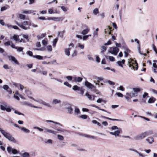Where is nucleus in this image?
<instances>
[{
	"label": "nucleus",
	"instance_id": "nucleus-10",
	"mask_svg": "<svg viewBox=\"0 0 157 157\" xmlns=\"http://www.w3.org/2000/svg\"><path fill=\"white\" fill-rule=\"evenodd\" d=\"M85 85L87 87L91 89V90L93 91L94 90L96 89V87L94 86V85L87 81H85Z\"/></svg>",
	"mask_w": 157,
	"mask_h": 157
},
{
	"label": "nucleus",
	"instance_id": "nucleus-18",
	"mask_svg": "<svg viewBox=\"0 0 157 157\" xmlns=\"http://www.w3.org/2000/svg\"><path fill=\"white\" fill-rule=\"evenodd\" d=\"M146 140L150 144H151L154 142V138L152 137H149L148 138L146 139Z\"/></svg>",
	"mask_w": 157,
	"mask_h": 157
},
{
	"label": "nucleus",
	"instance_id": "nucleus-58",
	"mask_svg": "<svg viewBox=\"0 0 157 157\" xmlns=\"http://www.w3.org/2000/svg\"><path fill=\"white\" fill-rule=\"evenodd\" d=\"M25 93L27 94V95H28V97H30L29 96V95H31L32 94V93L31 92L29 91V90H26L25 91ZM29 98V97H28Z\"/></svg>",
	"mask_w": 157,
	"mask_h": 157
},
{
	"label": "nucleus",
	"instance_id": "nucleus-40",
	"mask_svg": "<svg viewBox=\"0 0 157 157\" xmlns=\"http://www.w3.org/2000/svg\"><path fill=\"white\" fill-rule=\"evenodd\" d=\"M93 13L95 15H96L99 13L98 9V8H95L93 10Z\"/></svg>",
	"mask_w": 157,
	"mask_h": 157
},
{
	"label": "nucleus",
	"instance_id": "nucleus-34",
	"mask_svg": "<svg viewBox=\"0 0 157 157\" xmlns=\"http://www.w3.org/2000/svg\"><path fill=\"white\" fill-rule=\"evenodd\" d=\"M22 156L23 157H29L30 155L28 152H25L22 154Z\"/></svg>",
	"mask_w": 157,
	"mask_h": 157
},
{
	"label": "nucleus",
	"instance_id": "nucleus-43",
	"mask_svg": "<svg viewBox=\"0 0 157 157\" xmlns=\"http://www.w3.org/2000/svg\"><path fill=\"white\" fill-rule=\"evenodd\" d=\"M133 90L135 92H139L140 91V89L139 88H134Z\"/></svg>",
	"mask_w": 157,
	"mask_h": 157
},
{
	"label": "nucleus",
	"instance_id": "nucleus-35",
	"mask_svg": "<svg viewBox=\"0 0 157 157\" xmlns=\"http://www.w3.org/2000/svg\"><path fill=\"white\" fill-rule=\"evenodd\" d=\"M106 47L104 46H102L101 47V52L102 53H103L106 50Z\"/></svg>",
	"mask_w": 157,
	"mask_h": 157
},
{
	"label": "nucleus",
	"instance_id": "nucleus-56",
	"mask_svg": "<svg viewBox=\"0 0 157 157\" xmlns=\"http://www.w3.org/2000/svg\"><path fill=\"white\" fill-rule=\"evenodd\" d=\"M75 112L77 114L79 113H80V111L79 109L77 108H75Z\"/></svg>",
	"mask_w": 157,
	"mask_h": 157
},
{
	"label": "nucleus",
	"instance_id": "nucleus-61",
	"mask_svg": "<svg viewBox=\"0 0 157 157\" xmlns=\"http://www.w3.org/2000/svg\"><path fill=\"white\" fill-rule=\"evenodd\" d=\"M82 78L80 77H77V82H80L82 81Z\"/></svg>",
	"mask_w": 157,
	"mask_h": 157
},
{
	"label": "nucleus",
	"instance_id": "nucleus-63",
	"mask_svg": "<svg viewBox=\"0 0 157 157\" xmlns=\"http://www.w3.org/2000/svg\"><path fill=\"white\" fill-rule=\"evenodd\" d=\"M79 90L80 91V94L82 95H83V94L84 93L85 89H84L82 87H81L80 88V90Z\"/></svg>",
	"mask_w": 157,
	"mask_h": 157
},
{
	"label": "nucleus",
	"instance_id": "nucleus-22",
	"mask_svg": "<svg viewBox=\"0 0 157 157\" xmlns=\"http://www.w3.org/2000/svg\"><path fill=\"white\" fill-rule=\"evenodd\" d=\"M106 27H107L106 29H105V34L107 32V30L109 29V30H110V31H109V32L108 34L109 35L111 34V29H112V28L109 26H107Z\"/></svg>",
	"mask_w": 157,
	"mask_h": 157
},
{
	"label": "nucleus",
	"instance_id": "nucleus-57",
	"mask_svg": "<svg viewBox=\"0 0 157 157\" xmlns=\"http://www.w3.org/2000/svg\"><path fill=\"white\" fill-rule=\"evenodd\" d=\"M58 40V38H56L53 41V46L56 45Z\"/></svg>",
	"mask_w": 157,
	"mask_h": 157
},
{
	"label": "nucleus",
	"instance_id": "nucleus-12",
	"mask_svg": "<svg viewBox=\"0 0 157 157\" xmlns=\"http://www.w3.org/2000/svg\"><path fill=\"white\" fill-rule=\"evenodd\" d=\"M145 137L144 133L143 132L135 136L134 137V139L136 140H141Z\"/></svg>",
	"mask_w": 157,
	"mask_h": 157
},
{
	"label": "nucleus",
	"instance_id": "nucleus-64",
	"mask_svg": "<svg viewBox=\"0 0 157 157\" xmlns=\"http://www.w3.org/2000/svg\"><path fill=\"white\" fill-rule=\"evenodd\" d=\"M48 50L49 52H51L52 50V48L51 45H48L47 46Z\"/></svg>",
	"mask_w": 157,
	"mask_h": 157
},
{
	"label": "nucleus",
	"instance_id": "nucleus-49",
	"mask_svg": "<svg viewBox=\"0 0 157 157\" xmlns=\"http://www.w3.org/2000/svg\"><path fill=\"white\" fill-rule=\"evenodd\" d=\"M64 84L69 88H71V85L67 82H65L64 83Z\"/></svg>",
	"mask_w": 157,
	"mask_h": 157
},
{
	"label": "nucleus",
	"instance_id": "nucleus-38",
	"mask_svg": "<svg viewBox=\"0 0 157 157\" xmlns=\"http://www.w3.org/2000/svg\"><path fill=\"white\" fill-rule=\"evenodd\" d=\"M33 58H35L41 60L43 59V57L40 55H36L33 56Z\"/></svg>",
	"mask_w": 157,
	"mask_h": 157
},
{
	"label": "nucleus",
	"instance_id": "nucleus-42",
	"mask_svg": "<svg viewBox=\"0 0 157 157\" xmlns=\"http://www.w3.org/2000/svg\"><path fill=\"white\" fill-rule=\"evenodd\" d=\"M17 50V52H21L23 49V48L22 47H17L16 49Z\"/></svg>",
	"mask_w": 157,
	"mask_h": 157
},
{
	"label": "nucleus",
	"instance_id": "nucleus-45",
	"mask_svg": "<svg viewBox=\"0 0 157 157\" xmlns=\"http://www.w3.org/2000/svg\"><path fill=\"white\" fill-rule=\"evenodd\" d=\"M8 7L9 6H8L2 7L1 8V11H2L5 10L7 9L8 8Z\"/></svg>",
	"mask_w": 157,
	"mask_h": 157
},
{
	"label": "nucleus",
	"instance_id": "nucleus-19",
	"mask_svg": "<svg viewBox=\"0 0 157 157\" xmlns=\"http://www.w3.org/2000/svg\"><path fill=\"white\" fill-rule=\"evenodd\" d=\"M18 128H19L21 129V131H23V132L25 133H29L30 132V130H29L23 127H21L19 126V127H18Z\"/></svg>",
	"mask_w": 157,
	"mask_h": 157
},
{
	"label": "nucleus",
	"instance_id": "nucleus-36",
	"mask_svg": "<svg viewBox=\"0 0 157 157\" xmlns=\"http://www.w3.org/2000/svg\"><path fill=\"white\" fill-rule=\"evenodd\" d=\"M9 123H11V124H12L14 126H15V127H16L17 128L19 127V126L17 124H16L14 123L13 122V121H12V120H9Z\"/></svg>",
	"mask_w": 157,
	"mask_h": 157
},
{
	"label": "nucleus",
	"instance_id": "nucleus-21",
	"mask_svg": "<svg viewBox=\"0 0 157 157\" xmlns=\"http://www.w3.org/2000/svg\"><path fill=\"white\" fill-rule=\"evenodd\" d=\"M102 117L103 118H105V119H108V120H111V121H121V120H119V119H112V118H109V117H105V116H102L101 117Z\"/></svg>",
	"mask_w": 157,
	"mask_h": 157
},
{
	"label": "nucleus",
	"instance_id": "nucleus-32",
	"mask_svg": "<svg viewBox=\"0 0 157 157\" xmlns=\"http://www.w3.org/2000/svg\"><path fill=\"white\" fill-rule=\"evenodd\" d=\"M84 136L86 138H89L91 139H96V137L94 136H91L88 135H84Z\"/></svg>",
	"mask_w": 157,
	"mask_h": 157
},
{
	"label": "nucleus",
	"instance_id": "nucleus-31",
	"mask_svg": "<svg viewBox=\"0 0 157 157\" xmlns=\"http://www.w3.org/2000/svg\"><path fill=\"white\" fill-rule=\"evenodd\" d=\"M80 87H78L77 85L74 86L72 88V89L75 91L79 90H80Z\"/></svg>",
	"mask_w": 157,
	"mask_h": 157
},
{
	"label": "nucleus",
	"instance_id": "nucleus-8",
	"mask_svg": "<svg viewBox=\"0 0 157 157\" xmlns=\"http://www.w3.org/2000/svg\"><path fill=\"white\" fill-rule=\"evenodd\" d=\"M9 60L15 64L19 65V63L17 59L13 56H8Z\"/></svg>",
	"mask_w": 157,
	"mask_h": 157
},
{
	"label": "nucleus",
	"instance_id": "nucleus-17",
	"mask_svg": "<svg viewBox=\"0 0 157 157\" xmlns=\"http://www.w3.org/2000/svg\"><path fill=\"white\" fill-rule=\"evenodd\" d=\"M67 110L68 113L70 114H72L73 113V109L71 107V105L70 104H69V106L66 108Z\"/></svg>",
	"mask_w": 157,
	"mask_h": 157
},
{
	"label": "nucleus",
	"instance_id": "nucleus-44",
	"mask_svg": "<svg viewBox=\"0 0 157 157\" xmlns=\"http://www.w3.org/2000/svg\"><path fill=\"white\" fill-rule=\"evenodd\" d=\"M69 47L67 48L68 50L70 51L72 48H74V44L73 43H71L69 45Z\"/></svg>",
	"mask_w": 157,
	"mask_h": 157
},
{
	"label": "nucleus",
	"instance_id": "nucleus-62",
	"mask_svg": "<svg viewBox=\"0 0 157 157\" xmlns=\"http://www.w3.org/2000/svg\"><path fill=\"white\" fill-rule=\"evenodd\" d=\"M11 44V41H8L4 43V45L6 46H8L10 45Z\"/></svg>",
	"mask_w": 157,
	"mask_h": 157
},
{
	"label": "nucleus",
	"instance_id": "nucleus-30",
	"mask_svg": "<svg viewBox=\"0 0 157 157\" xmlns=\"http://www.w3.org/2000/svg\"><path fill=\"white\" fill-rule=\"evenodd\" d=\"M126 95L128 96H129L130 98L136 96L135 94L133 92L131 93H126Z\"/></svg>",
	"mask_w": 157,
	"mask_h": 157
},
{
	"label": "nucleus",
	"instance_id": "nucleus-20",
	"mask_svg": "<svg viewBox=\"0 0 157 157\" xmlns=\"http://www.w3.org/2000/svg\"><path fill=\"white\" fill-rule=\"evenodd\" d=\"M156 100V99L153 97H151L148 100V102L149 103H154Z\"/></svg>",
	"mask_w": 157,
	"mask_h": 157
},
{
	"label": "nucleus",
	"instance_id": "nucleus-39",
	"mask_svg": "<svg viewBox=\"0 0 157 157\" xmlns=\"http://www.w3.org/2000/svg\"><path fill=\"white\" fill-rule=\"evenodd\" d=\"M65 54L68 56L70 55V50L67 49V48L65 49Z\"/></svg>",
	"mask_w": 157,
	"mask_h": 157
},
{
	"label": "nucleus",
	"instance_id": "nucleus-29",
	"mask_svg": "<svg viewBox=\"0 0 157 157\" xmlns=\"http://www.w3.org/2000/svg\"><path fill=\"white\" fill-rule=\"evenodd\" d=\"M89 31V30L88 29H86L83 30L82 31L81 33L83 35H86L88 33Z\"/></svg>",
	"mask_w": 157,
	"mask_h": 157
},
{
	"label": "nucleus",
	"instance_id": "nucleus-60",
	"mask_svg": "<svg viewBox=\"0 0 157 157\" xmlns=\"http://www.w3.org/2000/svg\"><path fill=\"white\" fill-rule=\"evenodd\" d=\"M61 8L62 9V10L65 12H66L67 10V9L64 6H63L61 7Z\"/></svg>",
	"mask_w": 157,
	"mask_h": 157
},
{
	"label": "nucleus",
	"instance_id": "nucleus-26",
	"mask_svg": "<svg viewBox=\"0 0 157 157\" xmlns=\"http://www.w3.org/2000/svg\"><path fill=\"white\" fill-rule=\"evenodd\" d=\"M61 102V101L57 99H54L52 101V103L54 104H56L58 103H60Z\"/></svg>",
	"mask_w": 157,
	"mask_h": 157
},
{
	"label": "nucleus",
	"instance_id": "nucleus-33",
	"mask_svg": "<svg viewBox=\"0 0 157 157\" xmlns=\"http://www.w3.org/2000/svg\"><path fill=\"white\" fill-rule=\"evenodd\" d=\"M57 138L60 141H62L64 139V137L60 135H57Z\"/></svg>",
	"mask_w": 157,
	"mask_h": 157
},
{
	"label": "nucleus",
	"instance_id": "nucleus-41",
	"mask_svg": "<svg viewBox=\"0 0 157 157\" xmlns=\"http://www.w3.org/2000/svg\"><path fill=\"white\" fill-rule=\"evenodd\" d=\"M138 52H139V53L140 54H141V55H144L145 56H146L147 55L146 54H145V53H142L140 51V45H139V46H138Z\"/></svg>",
	"mask_w": 157,
	"mask_h": 157
},
{
	"label": "nucleus",
	"instance_id": "nucleus-2",
	"mask_svg": "<svg viewBox=\"0 0 157 157\" xmlns=\"http://www.w3.org/2000/svg\"><path fill=\"white\" fill-rule=\"evenodd\" d=\"M111 129L112 131L117 130L114 132H110V134L114 136H119L120 133H121L122 132V129L120 128H118L116 126H113L111 127Z\"/></svg>",
	"mask_w": 157,
	"mask_h": 157
},
{
	"label": "nucleus",
	"instance_id": "nucleus-27",
	"mask_svg": "<svg viewBox=\"0 0 157 157\" xmlns=\"http://www.w3.org/2000/svg\"><path fill=\"white\" fill-rule=\"evenodd\" d=\"M34 12V11L32 10H25L23 11V13L25 14H30Z\"/></svg>",
	"mask_w": 157,
	"mask_h": 157
},
{
	"label": "nucleus",
	"instance_id": "nucleus-55",
	"mask_svg": "<svg viewBox=\"0 0 157 157\" xmlns=\"http://www.w3.org/2000/svg\"><path fill=\"white\" fill-rule=\"evenodd\" d=\"M117 63L119 66L121 67L122 68L123 67V65H122L123 64L121 62V61H118L117 62Z\"/></svg>",
	"mask_w": 157,
	"mask_h": 157
},
{
	"label": "nucleus",
	"instance_id": "nucleus-47",
	"mask_svg": "<svg viewBox=\"0 0 157 157\" xmlns=\"http://www.w3.org/2000/svg\"><path fill=\"white\" fill-rule=\"evenodd\" d=\"M26 54L30 56H32L33 57V56H34L33 55L32 52L31 51H27L26 52Z\"/></svg>",
	"mask_w": 157,
	"mask_h": 157
},
{
	"label": "nucleus",
	"instance_id": "nucleus-53",
	"mask_svg": "<svg viewBox=\"0 0 157 157\" xmlns=\"http://www.w3.org/2000/svg\"><path fill=\"white\" fill-rule=\"evenodd\" d=\"M134 151L136 152L140 156H141L142 157H144L145 156V155H144L143 154H142L141 153H140L139 152H138L137 150H133Z\"/></svg>",
	"mask_w": 157,
	"mask_h": 157
},
{
	"label": "nucleus",
	"instance_id": "nucleus-25",
	"mask_svg": "<svg viewBox=\"0 0 157 157\" xmlns=\"http://www.w3.org/2000/svg\"><path fill=\"white\" fill-rule=\"evenodd\" d=\"M65 31L63 30L61 32H58V36L60 37L63 38V34L65 33Z\"/></svg>",
	"mask_w": 157,
	"mask_h": 157
},
{
	"label": "nucleus",
	"instance_id": "nucleus-52",
	"mask_svg": "<svg viewBox=\"0 0 157 157\" xmlns=\"http://www.w3.org/2000/svg\"><path fill=\"white\" fill-rule=\"evenodd\" d=\"M45 143L46 144H52V140L50 139H48L46 141H45Z\"/></svg>",
	"mask_w": 157,
	"mask_h": 157
},
{
	"label": "nucleus",
	"instance_id": "nucleus-6",
	"mask_svg": "<svg viewBox=\"0 0 157 157\" xmlns=\"http://www.w3.org/2000/svg\"><path fill=\"white\" fill-rule=\"evenodd\" d=\"M128 64L129 67L133 69L135 68V67L133 65L134 64L136 66V70H138V64L136 62V60H135L134 61L133 60H132L131 62H128Z\"/></svg>",
	"mask_w": 157,
	"mask_h": 157
},
{
	"label": "nucleus",
	"instance_id": "nucleus-13",
	"mask_svg": "<svg viewBox=\"0 0 157 157\" xmlns=\"http://www.w3.org/2000/svg\"><path fill=\"white\" fill-rule=\"evenodd\" d=\"M2 88L5 90H6L7 92L10 94H11L12 92L11 89L9 87L8 85H5L3 86Z\"/></svg>",
	"mask_w": 157,
	"mask_h": 157
},
{
	"label": "nucleus",
	"instance_id": "nucleus-59",
	"mask_svg": "<svg viewBox=\"0 0 157 157\" xmlns=\"http://www.w3.org/2000/svg\"><path fill=\"white\" fill-rule=\"evenodd\" d=\"M19 18L21 19H25V15H23V14H19Z\"/></svg>",
	"mask_w": 157,
	"mask_h": 157
},
{
	"label": "nucleus",
	"instance_id": "nucleus-4",
	"mask_svg": "<svg viewBox=\"0 0 157 157\" xmlns=\"http://www.w3.org/2000/svg\"><path fill=\"white\" fill-rule=\"evenodd\" d=\"M29 98L33 100L34 101L38 102L43 105H44L48 107L51 108L52 107L51 105L48 103H47L44 101L41 100V99H39L38 100H36L33 97H29Z\"/></svg>",
	"mask_w": 157,
	"mask_h": 157
},
{
	"label": "nucleus",
	"instance_id": "nucleus-51",
	"mask_svg": "<svg viewBox=\"0 0 157 157\" xmlns=\"http://www.w3.org/2000/svg\"><path fill=\"white\" fill-rule=\"evenodd\" d=\"M85 95L89 100L91 99L92 97L91 95H90L87 92L86 93Z\"/></svg>",
	"mask_w": 157,
	"mask_h": 157
},
{
	"label": "nucleus",
	"instance_id": "nucleus-48",
	"mask_svg": "<svg viewBox=\"0 0 157 157\" xmlns=\"http://www.w3.org/2000/svg\"><path fill=\"white\" fill-rule=\"evenodd\" d=\"M16 24L18 26H19L22 29H27L24 26H23V25H21V24L20 23H18V22H17L16 23Z\"/></svg>",
	"mask_w": 157,
	"mask_h": 157
},
{
	"label": "nucleus",
	"instance_id": "nucleus-28",
	"mask_svg": "<svg viewBox=\"0 0 157 157\" xmlns=\"http://www.w3.org/2000/svg\"><path fill=\"white\" fill-rule=\"evenodd\" d=\"M46 121L47 122H51V123H54V124H58L60 126H62V125L60 123H58V122H55L53 121H51V120H47Z\"/></svg>",
	"mask_w": 157,
	"mask_h": 157
},
{
	"label": "nucleus",
	"instance_id": "nucleus-14",
	"mask_svg": "<svg viewBox=\"0 0 157 157\" xmlns=\"http://www.w3.org/2000/svg\"><path fill=\"white\" fill-rule=\"evenodd\" d=\"M23 104H24L25 105H27L28 106H30L32 107H33V108H39V109L41 108V107L36 106L34 105H32V104L30 103L27 102V101H24V102H23Z\"/></svg>",
	"mask_w": 157,
	"mask_h": 157
},
{
	"label": "nucleus",
	"instance_id": "nucleus-15",
	"mask_svg": "<svg viewBox=\"0 0 157 157\" xmlns=\"http://www.w3.org/2000/svg\"><path fill=\"white\" fill-rule=\"evenodd\" d=\"M65 18L64 17H53V20L56 21H62Z\"/></svg>",
	"mask_w": 157,
	"mask_h": 157
},
{
	"label": "nucleus",
	"instance_id": "nucleus-5",
	"mask_svg": "<svg viewBox=\"0 0 157 157\" xmlns=\"http://www.w3.org/2000/svg\"><path fill=\"white\" fill-rule=\"evenodd\" d=\"M29 98L33 100L34 101L38 102L43 105H44L48 107L51 108L52 107L51 105L48 103H47L44 101L41 100V99H39L38 100H36L33 97H29Z\"/></svg>",
	"mask_w": 157,
	"mask_h": 157
},
{
	"label": "nucleus",
	"instance_id": "nucleus-1",
	"mask_svg": "<svg viewBox=\"0 0 157 157\" xmlns=\"http://www.w3.org/2000/svg\"><path fill=\"white\" fill-rule=\"evenodd\" d=\"M0 131L4 136L6 139H8L9 141L15 143H17V141L10 134L6 132L5 131L2 130L0 128Z\"/></svg>",
	"mask_w": 157,
	"mask_h": 157
},
{
	"label": "nucleus",
	"instance_id": "nucleus-16",
	"mask_svg": "<svg viewBox=\"0 0 157 157\" xmlns=\"http://www.w3.org/2000/svg\"><path fill=\"white\" fill-rule=\"evenodd\" d=\"M145 137L151 135L153 134L152 130H149L143 132Z\"/></svg>",
	"mask_w": 157,
	"mask_h": 157
},
{
	"label": "nucleus",
	"instance_id": "nucleus-24",
	"mask_svg": "<svg viewBox=\"0 0 157 157\" xmlns=\"http://www.w3.org/2000/svg\"><path fill=\"white\" fill-rule=\"evenodd\" d=\"M7 107V105L6 103H3V105H0L1 109L2 110H5L6 108Z\"/></svg>",
	"mask_w": 157,
	"mask_h": 157
},
{
	"label": "nucleus",
	"instance_id": "nucleus-54",
	"mask_svg": "<svg viewBox=\"0 0 157 157\" xmlns=\"http://www.w3.org/2000/svg\"><path fill=\"white\" fill-rule=\"evenodd\" d=\"M23 37L24 38L26 39L28 41H29V36L28 35H25L23 34Z\"/></svg>",
	"mask_w": 157,
	"mask_h": 157
},
{
	"label": "nucleus",
	"instance_id": "nucleus-46",
	"mask_svg": "<svg viewBox=\"0 0 157 157\" xmlns=\"http://www.w3.org/2000/svg\"><path fill=\"white\" fill-rule=\"evenodd\" d=\"M152 47L153 50L155 51L156 54H157V50L156 47L155 46L154 44H153L152 45Z\"/></svg>",
	"mask_w": 157,
	"mask_h": 157
},
{
	"label": "nucleus",
	"instance_id": "nucleus-3",
	"mask_svg": "<svg viewBox=\"0 0 157 157\" xmlns=\"http://www.w3.org/2000/svg\"><path fill=\"white\" fill-rule=\"evenodd\" d=\"M34 129H37L40 132H42L44 130V132H47L49 133H52L54 134H56L57 132L56 131L52 130L49 129L48 128L44 127V128H41L35 126L33 127Z\"/></svg>",
	"mask_w": 157,
	"mask_h": 157
},
{
	"label": "nucleus",
	"instance_id": "nucleus-50",
	"mask_svg": "<svg viewBox=\"0 0 157 157\" xmlns=\"http://www.w3.org/2000/svg\"><path fill=\"white\" fill-rule=\"evenodd\" d=\"M88 116L86 115H82L80 116V117L83 119H85L87 118Z\"/></svg>",
	"mask_w": 157,
	"mask_h": 157
},
{
	"label": "nucleus",
	"instance_id": "nucleus-7",
	"mask_svg": "<svg viewBox=\"0 0 157 157\" xmlns=\"http://www.w3.org/2000/svg\"><path fill=\"white\" fill-rule=\"evenodd\" d=\"M119 50V49L116 47H110L109 52L112 54L116 55Z\"/></svg>",
	"mask_w": 157,
	"mask_h": 157
},
{
	"label": "nucleus",
	"instance_id": "nucleus-9",
	"mask_svg": "<svg viewBox=\"0 0 157 157\" xmlns=\"http://www.w3.org/2000/svg\"><path fill=\"white\" fill-rule=\"evenodd\" d=\"M7 151L8 153L10 154L12 153L15 154L18 153V151L16 149H13L10 146L7 147Z\"/></svg>",
	"mask_w": 157,
	"mask_h": 157
},
{
	"label": "nucleus",
	"instance_id": "nucleus-37",
	"mask_svg": "<svg viewBox=\"0 0 157 157\" xmlns=\"http://www.w3.org/2000/svg\"><path fill=\"white\" fill-rule=\"evenodd\" d=\"M18 36L17 35H14L13 37V38H10V39H13L14 40H15L16 41H17L18 40Z\"/></svg>",
	"mask_w": 157,
	"mask_h": 157
},
{
	"label": "nucleus",
	"instance_id": "nucleus-23",
	"mask_svg": "<svg viewBox=\"0 0 157 157\" xmlns=\"http://www.w3.org/2000/svg\"><path fill=\"white\" fill-rule=\"evenodd\" d=\"M46 33H42L41 35H37V37L38 39H39L44 37L46 36Z\"/></svg>",
	"mask_w": 157,
	"mask_h": 157
},
{
	"label": "nucleus",
	"instance_id": "nucleus-11",
	"mask_svg": "<svg viewBox=\"0 0 157 157\" xmlns=\"http://www.w3.org/2000/svg\"><path fill=\"white\" fill-rule=\"evenodd\" d=\"M21 25L27 28L24 29L25 30L29 29H30V26L31 25V23L30 21H24L22 22Z\"/></svg>",
	"mask_w": 157,
	"mask_h": 157
}]
</instances>
